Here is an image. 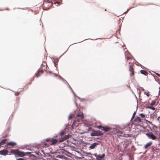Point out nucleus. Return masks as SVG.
Listing matches in <instances>:
<instances>
[{"instance_id": "ddd939ff", "label": "nucleus", "mask_w": 160, "mask_h": 160, "mask_svg": "<svg viewBox=\"0 0 160 160\" xmlns=\"http://www.w3.org/2000/svg\"><path fill=\"white\" fill-rule=\"evenodd\" d=\"M152 144V142H149L147 143V144L145 146L144 148L145 149H147L148 147L151 146Z\"/></svg>"}, {"instance_id": "9d476101", "label": "nucleus", "mask_w": 160, "mask_h": 160, "mask_svg": "<svg viewBox=\"0 0 160 160\" xmlns=\"http://www.w3.org/2000/svg\"><path fill=\"white\" fill-rule=\"evenodd\" d=\"M7 144L12 146H15L17 145L16 143L12 141L8 142Z\"/></svg>"}, {"instance_id": "ea45409f", "label": "nucleus", "mask_w": 160, "mask_h": 160, "mask_svg": "<svg viewBox=\"0 0 160 160\" xmlns=\"http://www.w3.org/2000/svg\"><path fill=\"white\" fill-rule=\"evenodd\" d=\"M50 139L49 138H47L46 139V141L47 142H48L50 141Z\"/></svg>"}, {"instance_id": "a18cd8bd", "label": "nucleus", "mask_w": 160, "mask_h": 160, "mask_svg": "<svg viewBox=\"0 0 160 160\" xmlns=\"http://www.w3.org/2000/svg\"><path fill=\"white\" fill-rule=\"evenodd\" d=\"M159 118H160V117H158V118H157V120H158H158H159Z\"/></svg>"}, {"instance_id": "c85d7f7f", "label": "nucleus", "mask_w": 160, "mask_h": 160, "mask_svg": "<svg viewBox=\"0 0 160 160\" xmlns=\"http://www.w3.org/2000/svg\"><path fill=\"white\" fill-rule=\"evenodd\" d=\"M145 93L146 95H147V97H149V96H150V94L148 92H145Z\"/></svg>"}, {"instance_id": "f03ea898", "label": "nucleus", "mask_w": 160, "mask_h": 160, "mask_svg": "<svg viewBox=\"0 0 160 160\" xmlns=\"http://www.w3.org/2000/svg\"><path fill=\"white\" fill-rule=\"evenodd\" d=\"M91 136H98L103 135V133L100 130L95 131L93 130L91 133Z\"/></svg>"}, {"instance_id": "7c9ffc66", "label": "nucleus", "mask_w": 160, "mask_h": 160, "mask_svg": "<svg viewBox=\"0 0 160 160\" xmlns=\"http://www.w3.org/2000/svg\"><path fill=\"white\" fill-rule=\"evenodd\" d=\"M62 157V156H61V155H58L57 156V158H61Z\"/></svg>"}, {"instance_id": "9b49d317", "label": "nucleus", "mask_w": 160, "mask_h": 160, "mask_svg": "<svg viewBox=\"0 0 160 160\" xmlns=\"http://www.w3.org/2000/svg\"><path fill=\"white\" fill-rule=\"evenodd\" d=\"M60 79H61V80H63L64 81V82L65 83H67V84L68 86L70 88V89H71V91H72V92L73 91V90L72 89V88H71V86L69 85V84L68 83V82H67L66 80H64V79H63L61 77H60Z\"/></svg>"}, {"instance_id": "79ce46f5", "label": "nucleus", "mask_w": 160, "mask_h": 160, "mask_svg": "<svg viewBox=\"0 0 160 160\" xmlns=\"http://www.w3.org/2000/svg\"><path fill=\"white\" fill-rule=\"evenodd\" d=\"M54 64L55 67H56V65H57V64L56 63V62H54Z\"/></svg>"}, {"instance_id": "3c124183", "label": "nucleus", "mask_w": 160, "mask_h": 160, "mask_svg": "<svg viewBox=\"0 0 160 160\" xmlns=\"http://www.w3.org/2000/svg\"><path fill=\"white\" fill-rule=\"evenodd\" d=\"M34 80V78H32V79L31 80V81H32Z\"/></svg>"}, {"instance_id": "5fc2aeb1", "label": "nucleus", "mask_w": 160, "mask_h": 160, "mask_svg": "<svg viewBox=\"0 0 160 160\" xmlns=\"http://www.w3.org/2000/svg\"><path fill=\"white\" fill-rule=\"evenodd\" d=\"M65 155H66V156H68V155L67 154H66V153H65Z\"/></svg>"}, {"instance_id": "f704fd0d", "label": "nucleus", "mask_w": 160, "mask_h": 160, "mask_svg": "<svg viewBox=\"0 0 160 160\" xmlns=\"http://www.w3.org/2000/svg\"><path fill=\"white\" fill-rule=\"evenodd\" d=\"M138 64H137L139 66H141V67L142 66V65H141L140 63H139L138 62H137Z\"/></svg>"}, {"instance_id": "0eeeda50", "label": "nucleus", "mask_w": 160, "mask_h": 160, "mask_svg": "<svg viewBox=\"0 0 160 160\" xmlns=\"http://www.w3.org/2000/svg\"><path fill=\"white\" fill-rule=\"evenodd\" d=\"M8 150L6 149H3L0 151V154L3 155H6L8 154Z\"/></svg>"}, {"instance_id": "b1692460", "label": "nucleus", "mask_w": 160, "mask_h": 160, "mask_svg": "<svg viewBox=\"0 0 160 160\" xmlns=\"http://www.w3.org/2000/svg\"><path fill=\"white\" fill-rule=\"evenodd\" d=\"M64 140H65L62 137V138H60L59 140V142H63Z\"/></svg>"}, {"instance_id": "a878e982", "label": "nucleus", "mask_w": 160, "mask_h": 160, "mask_svg": "<svg viewBox=\"0 0 160 160\" xmlns=\"http://www.w3.org/2000/svg\"><path fill=\"white\" fill-rule=\"evenodd\" d=\"M124 137H130V135L128 134H124Z\"/></svg>"}, {"instance_id": "864d4df0", "label": "nucleus", "mask_w": 160, "mask_h": 160, "mask_svg": "<svg viewBox=\"0 0 160 160\" xmlns=\"http://www.w3.org/2000/svg\"><path fill=\"white\" fill-rule=\"evenodd\" d=\"M21 9H25V8H21Z\"/></svg>"}, {"instance_id": "473e14b6", "label": "nucleus", "mask_w": 160, "mask_h": 160, "mask_svg": "<svg viewBox=\"0 0 160 160\" xmlns=\"http://www.w3.org/2000/svg\"><path fill=\"white\" fill-rule=\"evenodd\" d=\"M126 58H127V60H131V58L129 57L128 56H127L126 57Z\"/></svg>"}, {"instance_id": "1a4fd4ad", "label": "nucleus", "mask_w": 160, "mask_h": 160, "mask_svg": "<svg viewBox=\"0 0 160 160\" xmlns=\"http://www.w3.org/2000/svg\"><path fill=\"white\" fill-rule=\"evenodd\" d=\"M110 129V128L107 126H103L102 128V130L106 132L109 131Z\"/></svg>"}, {"instance_id": "49530a36", "label": "nucleus", "mask_w": 160, "mask_h": 160, "mask_svg": "<svg viewBox=\"0 0 160 160\" xmlns=\"http://www.w3.org/2000/svg\"><path fill=\"white\" fill-rule=\"evenodd\" d=\"M75 104L76 105V106H77V103H76V102L75 101Z\"/></svg>"}, {"instance_id": "de8ad7c7", "label": "nucleus", "mask_w": 160, "mask_h": 160, "mask_svg": "<svg viewBox=\"0 0 160 160\" xmlns=\"http://www.w3.org/2000/svg\"><path fill=\"white\" fill-rule=\"evenodd\" d=\"M56 3H57V4H59L60 3V2H56Z\"/></svg>"}, {"instance_id": "5701e85b", "label": "nucleus", "mask_w": 160, "mask_h": 160, "mask_svg": "<svg viewBox=\"0 0 160 160\" xmlns=\"http://www.w3.org/2000/svg\"><path fill=\"white\" fill-rule=\"evenodd\" d=\"M155 101L154 100H153L152 101V102L150 104V105L151 106H153L154 105L155 103Z\"/></svg>"}, {"instance_id": "39448f33", "label": "nucleus", "mask_w": 160, "mask_h": 160, "mask_svg": "<svg viewBox=\"0 0 160 160\" xmlns=\"http://www.w3.org/2000/svg\"><path fill=\"white\" fill-rule=\"evenodd\" d=\"M129 71L131 72L130 76H133L134 75V69L132 64H131L129 66Z\"/></svg>"}, {"instance_id": "603ef678", "label": "nucleus", "mask_w": 160, "mask_h": 160, "mask_svg": "<svg viewBox=\"0 0 160 160\" xmlns=\"http://www.w3.org/2000/svg\"><path fill=\"white\" fill-rule=\"evenodd\" d=\"M142 90L143 91H144V88H142Z\"/></svg>"}, {"instance_id": "a19ab883", "label": "nucleus", "mask_w": 160, "mask_h": 160, "mask_svg": "<svg viewBox=\"0 0 160 160\" xmlns=\"http://www.w3.org/2000/svg\"><path fill=\"white\" fill-rule=\"evenodd\" d=\"M120 33V32H119V30L118 31H117L116 32V34H117L118 33Z\"/></svg>"}, {"instance_id": "6e6d98bb", "label": "nucleus", "mask_w": 160, "mask_h": 160, "mask_svg": "<svg viewBox=\"0 0 160 160\" xmlns=\"http://www.w3.org/2000/svg\"><path fill=\"white\" fill-rule=\"evenodd\" d=\"M55 76H57V74H55Z\"/></svg>"}, {"instance_id": "37998d69", "label": "nucleus", "mask_w": 160, "mask_h": 160, "mask_svg": "<svg viewBox=\"0 0 160 160\" xmlns=\"http://www.w3.org/2000/svg\"><path fill=\"white\" fill-rule=\"evenodd\" d=\"M136 114V112H135L133 113V116H132V117H133Z\"/></svg>"}, {"instance_id": "20e7f679", "label": "nucleus", "mask_w": 160, "mask_h": 160, "mask_svg": "<svg viewBox=\"0 0 160 160\" xmlns=\"http://www.w3.org/2000/svg\"><path fill=\"white\" fill-rule=\"evenodd\" d=\"M101 143V142L100 141H98L97 142L94 143L92 144L91 146L89 147V148L91 149H94L97 145H99Z\"/></svg>"}, {"instance_id": "6e6552de", "label": "nucleus", "mask_w": 160, "mask_h": 160, "mask_svg": "<svg viewBox=\"0 0 160 160\" xmlns=\"http://www.w3.org/2000/svg\"><path fill=\"white\" fill-rule=\"evenodd\" d=\"M123 130L124 132L125 131H128L127 132H130V131L131 130V129L129 127L126 126L123 129Z\"/></svg>"}, {"instance_id": "4468645a", "label": "nucleus", "mask_w": 160, "mask_h": 160, "mask_svg": "<svg viewBox=\"0 0 160 160\" xmlns=\"http://www.w3.org/2000/svg\"><path fill=\"white\" fill-rule=\"evenodd\" d=\"M140 72L141 73L145 76H146L148 75L147 72L144 70H141L140 71Z\"/></svg>"}, {"instance_id": "a211bd4d", "label": "nucleus", "mask_w": 160, "mask_h": 160, "mask_svg": "<svg viewBox=\"0 0 160 160\" xmlns=\"http://www.w3.org/2000/svg\"><path fill=\"white\" fill-rule=\"evenodd\" d=\"M52 142L53 144H54L57 143L58 140L55 139H53L52 140Z\"/></svg>"}, {"instance_id": "2f4dec72", "label": "nucleus", "mask_w": 160, "mask_h": 160, "mask_svg": "<svg viewBox=\"0 0 160 160\" xmlns=\"http://www.w3.org/2000/svg\"><path fill=\"white\" fill-rule=\"evenodd\" d=\"M17 160H26L23 158H19L18 159H17Z\"/></svg>"}, {"instance_id": "c756f323", "label": "nucleus", "mask_w": 160, "mask_h": 160, "mask_svg": "<svg viewBox=\"0 0 160 160\" xmlns=\"http://www.w3.org/2000/svg\"><path fill=\"white\" fill-rule=\"evenodd\" d=\"M20 93V92H16V93H15V95L16 96H18V95Z\"/></svg>"}, {"instance_id": "e433bc0d", "label": "nucleus", "mask_w": 160, "mask_h": 160, "mask_svg": "<svg viewBox=\"0 0 160 160\" xmlns=\"http://www.w3.org/2000/svg\"><path fill=\"white\" fill-rule=\"evenodd\" d=\"M131 8H129L128 9L126 12H124V13H126V12H127L129 11V10Z\"/></svg>"}, {"instance_id": "f257e3e1", "label": "nucleus", "mask_w": 160, "mask_h": 160, "mask_svg": "<svg viewBox=\"0 0 160 160\" xmlns=\"http://www.w3.org/2000/svg\"><path fill=\"white\" fill-rule=\"evenodd\" d=\"M11 153L15 155H17L18 156L23 157L24 156H28L31 157V153L30 152H23L18 150V149H12L11 150Z\"/></svg>"}, {"instance_id": "aec40b11", "label": "nucleus", "mask_w": 160, "mask_h": 160, "mask_svg": "<svg viewBox=\"0 0 160 160\" xmlns=\"http://www.w3.org/2000/svg\"><path fill=\"white\" fill-rule=\"evenodd\" d=\"M146 108H149V109H151L153 110H155V108L153 107H151V106H147L146 107Z\"/></svg>"}, {"instance_id": "7ed1b4c3", "label": "nucleus", "mask_w": 160, "mask_h": 160, "mask_svg": "<svg viewBox=\"0 0 160 160\" xmlns=\"http://www.w3.org/2000/svg\"><path fill=\"white\" fill-rule=\"evenodd\" d=\"M146 135L149 139L155 140L156 138V137L152 132H149L146 134Z\"/></svg>"}, {"instance_id": "bf43d9fd", "label": "nucleus", "mask_w": 160, "mask_h": 160, "mask_svg": "<svg viewBox=\"0 0 160 160\" xmlns=\"http://www.w3.org/2000/svg\"><path fill=\"white\" fill-rule=\"evenodd\" d=\"M31 82H30V83L29 84H31Z\"/></svg>"}, {"instance_id": "bb28decb", "label": "nucleus", "mask_w": 160, "mask_h": 160, "mask_svg": "<svg viewBox=\"0 0 160 160\" xmlns=\"http://www.w3.org/2000/svg\"><path fill=\"white\" fill-rule=\"evenodd\" d=\"M72 114H70L69 116L68 117L69 119H71L72 118Z\"/></svg>"}, {"instance_id": "4be33fe9", "label": "nucleus", "mask_w": 160, "mask_h": 160, "mask_svg": "<svg viewBox=\"0 0 160 160\" xmlns=\"http://www.w3.org/2000/svg\"><path fill=\"white\" fill-rule=\"evenodd\" d=\"M65 134V132L63 130H62L61 132L60 133V135L61 136H63V135H64Z\"/></svg>"}, {"instance_id": "72a5a7b5", "label": "nucleus", "mask_w": 160, "mask_h": 160, "mask_svg": "<svg viewBox=\"0 0 160 160\" xmlns=\"http://www.w3.org/2000/svg\"><path fill=\"white\" fill-rule=\"evenodd\" d=\"M92 155L95 156L96 157V158H97V157L98 155H97L96 153L93 154H92Z\"/></svg>"}, {"instance_id": "f8f14e48", "label": "nucleus", "mask_w": 160, "mask_h": 160, "mask_svg": "<svg viewBox=\"0 0 160 160\" xmlns=\"http://www.w3.org/2000/svg\"><path fill=\"white\" fill-rule=\"evenodd\" d=\"M43 71L42 70H38V71H37V72L35 74H36V77L37 78H38L40 76L39 73H43Z\"/></svg>"}, {"instance_id": "c03bdc74", "label": "nucleus", "mask_w": 160, "mask_h": 160, "mask_svg": "<svg viewBox=\"0 0 160 160\" xmlns=\"http://www.w3.org/2000/svg\"><path fill=\"white\" fill-rule=\"evenodd\" d=\"M92 159H90V160H95V159L93 158L92 157H91Z\"/></svg>"}, {"instance_id": "393cba45", "label": "nucleus", "mask_w": 160, "mask_h": 160, "mask_svg": "<svg viewBox=\"0 0 160 160\" xmlns=\"http://www.w3.org/2000/svg\"><path fill=\"white\" fill-rule=\"evenodd\" d=\"M139 115L142 118L144 117L145 116V115L142 113L140 114Z\"/></svg>"}, {"instance_id": "f3484780", "label": "nucleus", "mask_w": 160, "mask_h": 160, "mask_svg": "<svg viewBox=\"0 0 160 160\" xmlns=\"http://www.w3.org/2000/svg\"><path fill=\"white\" fill-rule=\"evenodd\" d=\"M70 135H69L68 134L65 135V136L63 137V138L65 140H67L70 137Z\"/></svg>"}, {"instance_id": "dca6fc26", "label": "nucleus", "mask_w": 160, "mask_h": 160, "mask_svg": "<svg viewBox=\"0 0 160 160\" xmlns=\"http://www.w3.org/2000/svg\"><path fill=\"white\" fill-rule=\"evenodd\" d=\"M78 98L81 102H84L87 101V99L84 98H81L79 97H77Z\"/></svg>"}, {"instance_id": "58836bf2", "label": "nucleus", "mask_w": 160, "mask_h": 160, "mask_svg": "<svg viewBox=\"0 0 160 160\" xmlns=\"http://www.w3.org/2000/svg\"><path fill=\"white\" fill-rule=\"evenodd\" d=\"M156 74L158 77H160V74L158 73H156Z\"/></svg>"}, {"instance_id": "2eb2a0df", "label": "nucleus", "mask_w": 160, "mask_h": 160, "mask_svg": "<svg viewBox=\"0 0 160 160\" xmlns=\"http://www.w3.org/2000/svg\"><path fill=\"white\" fill-rule=\"evenodd\" d=\"M77 116L78 117H80L81 118H83V114L82 113H79L77 115Z\"/></svg>"}, {"instance_id": "09e8293b", "label": "nucleus", "mask_w": 160, "mask_h": 160, "mask_svg": "<svg viewBox=\"0 0 160 160\" xmlns=\"http://www.w3.org/2000/svg\"><path fill=\"white\" fill-rule=\"evenodd\" d=\"M42 152L43 154H45V153H44V151H43L42 150Z\"/></svg>"}, {"instance_id": "4d7b16f0", "label": "nucleus", "mask_w": 160, "mask_h": 160, "mask_svg": "<svg viewBox=\"0 0 160 160\" xmlns=\"http://www.w3.org/2000/svg\"><path fill=\"white\" fill-rule=\"evenodd\" d=\"M56 3H56V2H55V3H54V4H56Z\"/></svg>"}, {"instance_id": "4c0bfd02", "label": "nucleus", "mask_w": 160, "mask_h": 160, "mask_svg": "<svg viewBox=\"0 0 160 160\" xmlns=\"http://www.w3.org/2000/svg\"><path fill=\"white\" fill-rule=\"evenodd\" d=\"M72 92V93H73V94H74V96H75V97H77V96H76V94H75V92H74V91H73Z\"/></svg>"}, {"instance_id": "6ab92c4d", "label": "nucleus", "mask_w": 160, "mask_h": 160, "mask_svg": "<svg viewBox=\"0 0 160 160\" xmlns=\"http://www.w3.org/2000/svg\"><path fill=\"white\" fill-rule=\"evenodd\" d=\"M6 139H2L0 142V144H4L6 143Z\"/></svg>"}, {"instance_id": "8fccbe9b", "label": "nucleus", "mask_w": 160, "mask_h": 160, "mask_svg": "<svg viewBox=\"0 0 160 160\" xmlns=\"http://www.w3.org/2000/svg\"><path fill=\"white\" fill-rule=\"evenodd\" d=\"M88 155H91V154L90 153H88Z\"/></svg>"}, {"instance_id": "423d86ee", "label": "nucleus", "mask_w": 160, "mask_h": 160, "mask_svg": "<svg viewBox=\"0 0 160 160\" xmlns=\"http://www.w3.org/2000/svg\"><path fill=\"white\" fill-rule=\"evenodd\" d=\"M105 155L103 153L102 155H100V154L98 155V156L97 157L96 160H102V159H103L105 157Z\"/></svg>"}, {"instance_id": "13d9d810", "label": "nucleus", "mask_w": 160, "mask_h": 160, "mask_svg": "<svg viewBox=\"0 0 160 160\" xmlns=\"http://www.w3.org/2000/svg\"><path fill=\"white\" fill-rule=\"evenodd\" d=\"M131 62H129V64H130V63H131Z\"/></svg>"}, {"instance_id": "412c9836", "label": "nucleus", "mask_w": 160, "mask_h": 160, "mask_svg": "<svg viewBox=\"0 0 160 160\" xmlns=\"http://www.w3.org/2000/svg\"><path fill=\"white\" fill-rule=\"evenodd\" d=\"M136 121L138 122H140L141 121V119L139 117H137L136 119Z\"/></svg>"}, {"instance_id": "cd10ccee", "label": "nucleus", "mask_w": 160, "mask_h": 160, "mask_svg": "<svg viewBox=\"0 0 160 160\" xmlns=\"http://www.w3.org/2000/svg\"><path fill=\"white\" fill-rule=\"evenodd\" d=\"M103 127L101 125H99L98 127V128L100 129H102Z\"/></svg>"}, {"instance_id": "c9c22d12", "label": "nucleus", "mask_w": 160, "mask_h": 160, "mask_svg": "<svg viewBox=\"0 0 160 160\" xmlns=\"http://www.w3.org/2000/svg\"><path fill=\"white\" fill-rule=\"evenodd\" d=\"M131 8H129L128 9L126 12H124V13H126V12H127L129 11V10Z\"/></svg>"}]
</instances>
